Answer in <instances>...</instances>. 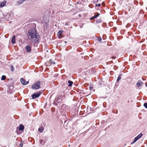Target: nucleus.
<instances>
[{"label":"nucleus","mask_w":147,"mask_h":147,"mask_svg":"<svg viewBox=\"0 0 147 147\" xmlns=\"http://www.w3.org/2000/svg\"><path fill=\"white\" fill-rule=\"evenodd\" d=\"M136 142V141L135 140H134L131 143V144H132Z\"/></svg>","instance_id":"bb28decb"},{"label":"nucleus","mask_w":147,"mask_h":147,"mask_svg":"<svg viewBox=\"0 0 147 147\" xmlns=\"http://www.w3.org/2000/svg\"><path fill=\"white\" fill-rule=\"evenodd\" d=\"M96 18V17L95 16H94L90 18V20H94Z\"/></svg>","instance_id":"aec40b11"},{"label":"nucleus","mask_w":147,"mask_h":147,"mask_svg":"<svg viewBox=\"0 0 147 147\" xmlns=\"http://www.w3.org/2000/svg\"><path fill=\"white\" fill-rule=\"evenodd\" d=\"M144 106L147 109V103L146 102L144 103Z\"/></svg>","instance_id":"6ab92c4d"},{"label":"nucleus","mask_w":147,"mask_h":147,"mask_svg":"<svg viewBox=\"0 0 147 147\" xmlns=\"http://www.w3.org/2000/svg\"><path fill=\"white\" fill-rule=\"evenodd\" d=\"M143 83L142 81L140 80H139L137 83V86L138 87H140L142 86Z\"/></svg>","instance_id":"6e6552de"},{"label":"nucleus","mask_w":147,"mask_h":147,"mask_svg":"<svg viewBox=\"0 0 147 147\" xmlns=\"http://www.w3.org/2000/svg\"><path fill=\"white\" fill-rule=\"evenodd\" d=\"M22 0H21L20 1H18V3L20 4L22 3H22Z\"/></svg>","instance_id":"b1692460"},{"label":"nucleus","mask_w":147,"mask_h":147,"mask_svg":"<svg viewBox=\"0 0 147 147\" xmlns=\"http://www.w3.org/2000/svg\"><path fill=\"white\" fill-rule=\"evenodd\" d=\"M24 144V142L22 141L20 143L19 145V146L21 147H22L23 146V145Z\"/></svg>","instance_id":"f3484780"},{"label":"nucleus","mask_w":147,"mask_h":147,"mask_svg":"<svg viewBox=\"0 0 147 147\" xmlns=\"http://www.w3.org/2000/svg\"><path fill=\"white\" fill-rule=\"evenodd\" d=\"M122 76L121 74H120L117 78V82H119L121 79V76Z\"/></svg>","instance_id":"ddd939ff"},{"label":"nucleus","mask_w":147,"mask_h":147,"mask_svg":"<svg viewBox=\"0 0 147 147\" xmlns=\"http://www.w3.org/2000/svg\"><path fill=\"white\" fill-rule=\"evenodd\" d=\"M100 15V14L99 13H97V14L96 15H95L94 16H95L96 17V18L98 17Z\"/></svg>","instance_id":"a878e982"},{"label":"nucleus","mask_w":147,"mask_h":147,"mask_svg":"<svg viewBox=\"0 0 147 147\" xmlns=\"http://www.w3.org/2000/svg\"><path fill=\"white\" fill-rule=\"evenodd\" d=\"M142 136V133H141L135 138L134 140L136 141L140 138H141Z\"/></svg>","instance_id":"0eeeda50"},{"label":"nucleus","mask_w":147,"mask_h":147,"mask_svg":"<svg viewBox=\"0 0 147 147\" xmlns=\"http://www.w3.org/2000/svg\"><path fill=\"white\" fill-rule=\"evenodd\" d=\"M65 24L66 25H67V22H66Z\"/></svg>","instance_id":"2f4dec72"},{"label":"nucleus","mask_w":147,"mask_h":147,"mask_svg":"<svg viewBox=\"0 0 147 147\" xmlns=\"http://www.w3.org/2000/svg\"><path fill=\"white\" fill-rule=\"evenodd\" d=\"M49 61H50L51 62V63H52L53 64H55V62L54 61H52V60L51 59L49 60Z\"/></svg>","instance_id":"412c9836"},{"label":"nucleus","mask_w":147,"mask_h":147,"mask_svg":"<svg viewBox=\"0 0 147 147\" xmlns=\"http://www.w3.org/2000/svg\"><path fill=\"white\" fill-rule=\"evenodd\" d=\"M40 82L39 81H37L32 86V88L34 89H37L40 88Z\"/></svg>","instance_id":"f03ea898"},{"label":"nucleus","mask_w":147,"mask_h":147,"mask_svg":"<svg viewBox=\"0 0 147 147\" xmlns=\"http://www.w3.org/2000/svg\"><path fill=\"white\" fill-rule=\"evenodd\" d=\"M40 96L39 94H38L37 93L36 94H33L32 96V98L33 99H34L37 98L38 97Z\"/></svg>","instance_id":"423d86ee"},{"label":"nucleus","mask_w":147,"mask_h":147,"mask_svg":"<svg viewBox=\"0 0 147 147\" xmlns=\"http://www.w3.org/2000/svg\"><path fill=\"white\" fill-rule=\"evenodd\" d=\"M6 78L5 76V75H3L1 77V80H5Z\"/></svg>","instance_id":"4468645a"},{"label":"nucleus","mask_w":147,"mask_h":147,"mask_svg":"<svg viewBox=\"0 0 147 147\" xmlns=\"http://www.w3.org/2000/svg\"><path fill=\"white\" fill-rule=\"evenodd\" d=\"M43 130L44 129L43 128L41 129L40 128H39L38 129V131L39 132H41L42 131H43Z\"/></svg>","instance_id":"a211bd4d"},{"label":"nucleus","mask_w":147,"mask_h":147,"mask_svg":"<svg viewBox=\"0 0 147 147\" xmlns=\"http://www.w3.org/2000/svg\"><path fill=\"white\" fill-rule=\"evenodd\" d=\"M146 86L147 87V84L146 85Z\"/></svg>","instance_id":"72a5a7b5"},{"label":"nucleus","mask_w":147,"mask_h":147,"mask_svg":"<svg viewBox=\"0 0 147 147\" xmlns=\"http://www.w3.org/2000/svg\"><path fill=\"white\" fill-rule=\"evenodd\" d=\"M102 22V21L100 19H98V20H96V22L97 23H100L101 22Z\"/></svg>","instance_id":"dca6fc26"},{"label":"nucleus","mask_w":147,"mask_h":147,"mask_svg":"<svg viewBox=\"0 0 147 147\" xmlns=\"http://www.w3.org/2000/svg\"><path fill=\"white\" fill-rule=\"evenodd\" d=\"M97 40L99 42H101V41L102 39L100 37H98L97 39Z\"/></svg>","instance_id":"2eb2a0df"},{"label":"nucleus","mask_w":147,"mask_h":147,"mask_svg":"<svg viewBox=\"0 0 147 147\" xmlns=\"http://www.w3.org/2000/svg\"><path fill=\"white\" fill-rule=\"evenodd\" d=\"M42 90H40L39 92H37V93L38 94H40V95L41 94H42Z\"/></svg>","instance_id":"4be33fe9"},{"label":"nucleus","mask_w":147,"mask_h":147,"mask_svg":"<svg viewBox=\"0 0 147 147\" xmlns=\"http://www.w3.org/2000/svg\"><path fill=\"white\" fill-rule=\"evenodd\" d=\"M115 58H116V57H112V58L113 59H115Z\"/></svg>","instance_id":"c85d7f7f"},{"label":"nucleus","mask_w":147,"mask_h":147,"mask_svg":"<svg viewBox=\"0 0 147 147\" xmlns=\"http://www.w3.org/2000/svg\"><path fill=\"white\" fill-rule=\"evenodd\" d=\"M98 0H94V3H97L98 2Z\"/></svg>","instance_id":"cd10ccee"},{"label":"nucleus","mask_w":147,"mask_h":147,"mask_svg":"<svg viewBox=\"0 0 147 147\" xmlns=\"http://www.w3.org/2000/svg\"><path fill=\"white\" fill-rule=\"evenodd\" d=\"M20 81L22 84L24 85H26L29 83L28 81H26L22 78L20 79Z\"/></svg>","instance_id":"7ed1b4c3"},{"label":"nucleus","mask_w":147,"mask_h":147,"mask_svg":"<svg viewBox=\"0 0 147 147\" xmlns=\"http://www.w3.org/2000/svg\"><path fill=\"white\" fill-rule=\"evenodd\" d=\"M65 43H67V42H66V41H65Z\"/></svg>","instance_id":"473e14b6"},{"label":"nucleus","mask_w":147,"mask_h":147,"mask_svg":"<svg viewBox=\"0 0 147 147\" xmlns=\"http://www.w3.org/2000/svg\"><path fill=\"white\" fill-rule=\"evenodd\" d=\"M11 43L13 44L15 43L16 42V36L14 35L13 36L11 40Z\"/></svg>","instance_id":"9d476101"},{"label":"nucleus","mask_w":147,"mask_h":147,"mask_svg":"<svg viewBox=\"0 0 147 147\" xmlns=\"http://www.w3.org/2000/svg\"><path fill=\"white\" fill-rule=\"evenodd\" d=\"M79 16L80 17H81V14H79Z\"/></svg>","instance_id":"c756f323"},{"label":"nucleus","mask_w":147,"mask_h":147,"mask_svg":"<svg viewBox=\"0 0 147 147\" xmlns=\"http://www.w3.org/2000/svg\"><path fill=\"white\" fill-rule=\"evenodd\" d=\"M36 29L32 28L29 30L27 33V36L29 39H31L33 42H35L39 40V35L36 32Z\"/></svg>","instance_id":"f257e3e1"},{"label":"nucleus","mask_w":147,"mask_h":147,"mask_svg":"<svg viewBox=\"0 0 147 147\" xmlns=\"http://www.w3.org/2000/svg\"><path fill=\"white\" fill-rule=\"evenodd\" d=\"M63 32V31L62 30H60L58 31L57 33V35L59 36H61L62 35V34Z\"/></svg>","instance_id":"f8f14e48"},{"label":"nucleus","mask_w":147,"mask_h":147,"mask_svg":"<svg viewBox=\"0 0 147 147\" xmlns=\"http://www.w3.org/2000/svg\"><path fill=\"white\" fill-rule=\"evenodd\" d=\"M101 5L100 4V3H99V4H96L95 5V6L96 7H97V6H98V7H100Z\"/></svg>","instance_id":"393cba45"},{"label":"nucleus","mask_w":147,"mask_h":147,"mask_svg":"<svg viewBox=\"0 0 147 147\" xmlns=\"http://www.w3.org/2000/svg\"><path fill=\"white\" fill-rule=\"evenodd\" d=\"M7 2L6 1H3L1 2L0 6L1 7H3L6 4Z\"/></svg>","instance_id":"1a4fd4ad"},{"label":"nucleus","mask_w":147,"mask_h":147,"mask_svg":"<svg viewBox=\"0 0 147 147\" xmlns=\"http://www.w3.org/2000/svg\"><path fill=\"white\" fill-rule=\"evenodd\" d=\"M42 140H41V141H40V143L41 144H42Z\"/></svg>","instance_id":"7c9ffc66"},{"label":"nucleus","mask_w":147,"mask_h":147,"mask_svg":"<svg viewBox=\"0 0 147 147\" xmlns=\"http://www.w3.org/2000/svg\"><path fill=\"white\" fill-rule=\"evenodd\" d=\"M14 68L13 67V66H11V71H13L14 70Z\"/></svg>","instance_id":"5701e85b"},{"label":"nucleus","mask_w":147,"mask_h":147,"mask_svg":"<svg viewBox=\"0 0 147 147\" xmlns=\"http://www.w3.org/2000/svg\"><path fill=\"white\" fill-rule=\"evenodd\" d=\"M25 49L26 50V51L27 53H30L31 52V47L29 46H26Z\"/></svg>","instance_id":"39448f33"},{"label":"nucleus","mask_w":147,"mask_h":147,"mask_svg":"<svg viewBox=\"0 0 147 147\" xmlns=\"http://www.w3.org/2000/svg\"><path fill=\"white\" fill-rule=\"evenodd\" d=\"M68 83L69 84L68 86L71 87L72 86L73 82L72 81L69 80L68 81Z\"/></svg>","instance_id":"9b49d317"},{"label":"nucleus","mask_w":147,"mask_h":147,"mask_svg":"<svg viewBox=\"0 0 147 147\" xmlns=\"http://www.w3.org/2000/svg\"><path fill=\"white\" fill-rule=\"evenodd\" d=\"M24 129V125L22 124L20 125L19 126V127H17V129H18L22 131H23Z\"/></svg>","instance_id":"20e7f679"}]
</instances>
